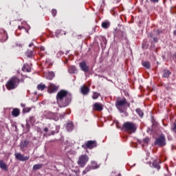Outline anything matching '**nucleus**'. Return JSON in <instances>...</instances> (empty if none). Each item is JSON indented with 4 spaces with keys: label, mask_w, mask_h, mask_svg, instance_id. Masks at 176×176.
<instances>
[{
    "label": "nucleus",
    "mask_w": 176,
    "mask_h": 176,
    "mask_svg": "<svg viewBox=\"0 0 176 176\" xmlns=\"http://www.w3.org/2000/svg\"><path fill=\"white\" fill-rule=\"evenodd\" d=\"M57 104L59 108H65L71 104L72 96L65 89L60 90L56 94Z\"/></svg>",
    "instance_id": "obj_1"
},
{
    "label": "nucleus",
    "mask_w": 176,
    "mask_h": 176,
    "mask_svg": "<svg viewBox=\"0 0 176 176\" xmlns=\"http://www.w3.org/2000/svg\"><path fill=\"white\" fill-rule=\"evenodd\" d=\"M19 85L20 78L16 76H14L7 81L6 87L7 90H14V89H17V87H19Z\"/></svg>",
    "instance_id": "obj_2"
},
{
    "label": "nucleus",
    "mask_w": 176,
    "mask_h": 176,
    "mask_svg": "<svg viewBox=\"0 0 176 176\" xmlns=\"http://www.w3.org/2000/svg\"><path fill=\"white\" fill-rule=\"evenodd\" d=\"M116 107L120 113H124V110L122 109L123 107L130 108V103L127 102V99H126V98L122 99L118 98L116 102Z\"/></svg>",
    "instance_id": "obj_3"
},
{
    "label": "nucleus",
    "mask_w": 176,
    "mask_h": 176,
    "mask_svg": "<svg viewBox=\"0 0 176 176\" xmlns=\"http://www.w3.org/2000/svg\"><path fill=\"white\" fill-rule=\"evenodd\" d=\"M123 129L129 134H133L137 131V125L131 122H126L123 124Z\"/></svg>",
    "instance_id": "obj_4"
},
{
    "label": "nucleus",
    "mask_w": 176,
    "mask_h": 176,
    "mask_svg": "<svg viewBox=\"0 0 176 176\" xmlns=\"http://www.w3.org/2000/svg\"><path fill=\"white\" fill-rule=\"evenodd\" d=\"M162 34V30H153V32L148 34V38H151V43H157L159 38L157 37ZM153 39V40H152Z\"/></svg>",
    "instance_id": "obj_5"
},
{
    "label": "nucleus",
    "mask_w": 176,
    "mask_h": 176,
    "mask_svg": "<svg viewBox=\"0 0 176 176\" xmlns=\"http://www.w3.org/2000/svg\"><path fill=\"white\" fill-rule=\"evenodd\" d=\"M154 144L157 145L160 148L166 146V136L164 134H161L158 138L155 139Z\"/></svg>",
    "instance_id": "obj_6"
},
{
    "label": "nucleus",
    "mask_w": 176,
    "mask_h": 176,
    "mask_svg": "<svg viewBox=\"0 0 176 176\" xmlns=\"http://www.w3.org/2000/svg\"><path fill=\"white\" fill-rule=\"evenodd\" d=\"M83 149H94L97 148V141L96 140H89L85 144L82 145Z\"/></svg>",
    "instance_id": "obj_7"
},
{
    "label": "nucleus",
    "mask_w": 176,
    "mask_h": 176,
    "mask_svg": "<svg viewBox=\"0 0 176 176\" xmlns=\"http://www.w3.org/2000/svg\"><path fill=\"white\" fill-rule=\"evenodd\" d=\"M87 162H89V155L86 154L81 155L78 158V164L81 167H85Z\"/></svg>",
    "instance_id": "obj_8"
},
{
    "label": "nucleus",
    "mask_w": 176,
    "mask_h": 176,
    "mask_svg": "<svg viewBox=\"0 0 176 176\" xmlns=\"http://www.w3.org/2000/svg\"><path fill=\"white\" fill-rule=\"evenodd\" d=\"M114 38H117L120 42L126 39V34L120 30H116L114 32Z\"/></svg>",
    "instance_id": "obj_9"
},
{
    "label": "nucleus",
    "mask_w": 176,
    "mask_h": 176,
    "mask_svg": "<svg viewBox=\"0 0 176 176\" xmlns=\"http://www.w3.org/2000/svg\"><path fill=\"white\" fill-rule=\"evenodd\" d=\"M49 130L51 131V133L49 135H54V134H57L60 131V126L56 125L55 124L49 125Z\"/></svg>",
    "instance_id": "obj_10"
},
{
    "label": "nucleus",
    "mask_w": 176,
    "mask_h": 176,
    "mask_svg": "<svg viewBox=\"0 0 176 176\" xmlns=\"http://www.w3.org/2000/svg\"><path fill=\"white\" fill-rule=\"evenodd\" d=\"M14 156L16 160H19V162H27V160H30V156H24L20 153H15Z\"/></svg>",
    "instance_id": "obj_11"
},
{
    "label": "nucleus",
    "mask_w": 176,
    "mask_h": 176,
    "mask_svg": "<svg viewBox=\"0 0 176 176\" xmlns=\"http://www.w3.org/2000/svg\"><path fill=\"white\" fill-rule=\"evenodd\" d=\"M9 38V36H8V32L5 30H1L0 31V41L1 42H6L7 39Z\"/></svg>",
    "instance_id": "obj_12"
},
{
    "label": "nucleus",
    "mask_w": 176,
    "mask_h": 176,
    "mask_svg": "<svg viewBox=\"0 0 176 176\" xmlns=\"http://www.w3.org/2000/svg\"><path fill=\"white\" fill-rule=\"evenodd\" d=\"M58 90V87L56 86L54 84H50L47 88V91L50 94L56 93Z\"/></svg>",
    "instance_id": "obj_13"
},
{
    "label": "nucleus",
    "mask_w": 176,
    "mask_h": 176,
    "mask_svg": "<svg viewBox=\"0 0 176 176\" xmlns=\"http://www.w3.org/2000/svg\"><path fill=\"white\" fill-rule=\"evenodd\" d=\"M104 109V106L101 103L95 102L94 104V111H98V112H101Z\"/></svg>",
    "instance_id": "obj_14"
},
{
    "label": "nucleus",
    "mask_w": 176,
    "mask_h": 176,
    "mask_svg": "<svg viewBox=\"0 0 176 176\" xmlns=\"http://www.w3.org/2000/svg\"><path fill=\"white\" fill-rule=\"evenodd\" d=\"M79 67L83 71V72H89V66H87V64H86V61L80 63Z\"/></svg>",
    "instance_id": "obj_15"
},
{
    "label": "nucleus",
    "mask_w": 176,
    "mask_h": 176,
    "mask_svg": "<svg viewBox=\"0 0 176 176\" xmlns=\"http://www.w3.org/2000/svg\"><path fill=\"white\" fill-rule=\"evenodd\" d=\"M80 91L83 96H87L90 91V88L86 85H83L80 89Z\"/></svg>",
    "instance_id": "obj_16"
},
{
    "label": "nucleus",
    "mask_w": 176,
    "mask_h": 176,
    "mask_svg": "<svg viewBox=\"0 0 176 176\" xmlns=\"http://www.w3.org/2000/svg\"><path fill=\"white\" fill-rule=\"evenodd\" d=\"M171 75V72L167 69H165L162 71V78L168 79Z\"/></svg>",
    "instance_id": "obj_17"
},
{
    "label": "nucleus",
    "mask_w": 176,
    "mask_h": 176,
    "mask_svg": "<svg viewBox=\"0 0 176 176\" xmlns=\"http://www.w3.org/2000/svg\"><path fill=\"white\" fill-rule=\"evenodd\" d=\"M11 113L14 118H17L20 116V109H19L18 108H14L12 109Z\"/></svg>",
    "instance_id": "obj_18"
},
{
    "label": "nucleus",
    "mask_w": 176,
    "mask_h": 176,
    "mask_svg": "<svg viewBox=\"0 0 176 176\" xmlns=\"http://www.w3.org/2000/svg\"><path fill=\"white\" fill-rule=\"evenodd\" d=\"M28 144H30V141L25 140L21 142V149L24 151V148H27L28 146Z\"/></svg>",
    "instance_id": "obj_19"
},
{
    "label": "nucleus",
    "mask_w": 176,
    "mask_h": 176,
    "mask_svg": "<svg viewBox=\"0 0 176 176\" xmlns=\"http://www.w3.org/2000/svg\"><path fill=\"white\" fill-rule=\"evenodd\" d=\"M23 72H31V67L28 63H25L22 67Z\"/></svg>",
    "instance_id": "obj_20"
},
{
    "label": "nucleus",
    "mask_w": 176,
    "mask_h": 176,
    "mask_svg": "<svg viewBox=\"0 0 176 176\" xmlns=\"http://www.w3.org/2000/svg\"><path fill=\"white\" fill-rule=\"evenodd\" d=\"M0 168H1V170H3L4 171L8 170V165L2 160H0Z\"/></svg>",
    "instance_id": "obj_21"
},
{
    "label": "nucleus",
    "mask_w": 176,
    "mask_h": 176,
    "mask_svg": "<svg viewBox=\"0 0 176 176\" xmlns=\"http://www.w3.org/2000/svg\"><path fill=\"white\" fill-rule=\"evenodd\" d=\"M91 167L92 168V170H97V168H100V164H98L96 161H91Z\"/></svg>",
    "instance_id": "obj_22"
},
{
    "label": "nucleus",
    "mask_w": 176,
    "mask_h": 176,
    "mask_svg": "<svg viewBox=\"0 0 176 176\" xmlns=\"http://www.w3.org/2000/svg\"><path fill=\"white\" fill-rule=\"evenodd\" d=\"M68 72L69 74H76V72H78V70L76 69V67L69 66L68 68Z\"/></svg>",
    "instance_id": "obj_23"
},
{
    "label": "nucleus",
    "mask_w": 176,
    "mask_h": 176,
    "mask_svg": "<svg viewBox=\"0 0 176 176\" xmlns=\"http://www.w3.org/2000/svg\"><path fill=\"white\" fill-rule=\"evenodd\" d=\"M110 25H111V23L108 21H106L102 23V28H104V30L109 28Z\"/></svg>",
    "instance_id": "obj_24"
},
{
    "label": "nucleus",
    "mask_w": 176,
    "mask_h": 176,
    "mask_svg": "<svg viewBox=\"0 0 176 176\" xmlns=\"http://www.w3.org/2000/svg\"><path fill=\"white\" fill-rule=\"evenodd\" d=\"M66 130L67 131H72V130H74V123L72 122H69L67 125H66Z\"/></svg>",
    "instance_id": "obj_25"
},
{
    "label": "nucleus",
    "mask_w": 176,
    "mask_h": 176,
    "mask_svg": "<svg viewBox=\"0 0 176 176\" xmlns=\"http://www.w3.org/2000/svg\"><path fill=\"white\" fill-rule=\"evenodd\" d=\"M42 167H43V164H34L33 166V170H34V171H36V170H41V168H42Z\"/></svg>",
    "instance_id": "obj_26"
},
{
    "label": "nucleus",
    "mask_w": 176,
    "mask_h": 176,
    "mask_svg": "<svg viewBox=\"0 0 176 176\" xmlns=\"http://www.w3.org/2000/svg\"><path fill=\"white\" fill-rule=\"evenodd\" d=\"M135 112L136 113H138V116H140V118H144V111H142V110H141L140 108H137L135 109Z\"/></svg>",
    "instance_id": "obj_27"
},
{
    "label": "nucleus",
    "mask_w": 176,
    "mask_h": 176,
    "mask_svg": "<svg viewBox=\"0 0 176 176\" xmlns=\"http://www.w3.org/2000/svg\"><path fill=\"white\" fill-rule=\"evenodd\" d=\"M46 88V85L45 84L41 83L37 85V90H40L41 91H43V90Z\"/></svg>",
    "instance_id": "obj_28"
},
{
    "label": "nucleus",
    "mask_w": 176,
    "mask_h": 176,
    "mask_svg": "<svg viewBox=\"0 0 176 176\" xmlns=\"http://www.w3.org/2000/svg\"><path fill=\"white\" fill-rule=\"evenodd\" d=\"M142 65H143V67H144V68H146V69H151V63L149 61L143 62Z\"/></svg>",
    "instance_id": "obj_29"
},
{
    "label": "nucleus",
    "mask_w": 176,
    "mask_h": 176,
    "mask_svg": "<svg viewBox=\"0 0 176 176\" xmlns=\"http://www.w3.org/2000/svg\"><path fill=\"white\" fill-rule=\"evenodd\" d=\"M26 54L29 58H34V50H28Z\"/></svg>",
    "instance_id": "obj_30"
},
{
    "label": "nucleus",
    "mask_w": 176,
    "mask_h": 176,
    "mask_svg": "<svg viewBox=\"0 0 176 176\" xmlns=\"http://www.w3.org/2000/svg\"><path fill=\"white\" fill-rule=\"evenodd\" d=\"M26 122H28V123H31L32 124L35 123V117L34 116H30Z\"/></svg>",
    "instance_id": "obj_31"
},
{
    "label": "nucleus",
    "mask_w": 176,
    "mask_h": 176,
    "mask_svg": "<svg viewBox=\"0 0 176 176\" xmlns=\"http://www.w3.org/2000/svg\"><path fill=\"white\" fill-rule=\"evenodd\" d=\"M91 170H93L91 166H87L85 169L82 171V174L85 175L89 173V171H91Z\"/></svg>",
    "instance_id": "obj_32"
},
{
    "label": "nucleus",
    "mask_w": 176,
    "mask_h": 176,
    "mask_svg": "<svg viewBox=\"0 0 176 176\" xmlns=\"http://www.w3.org/2000/svg\"><path fill=\"white\" fill-rule=\"evenodd\" d=\"M54 76H56V74H54V72H48V79H50V80H52V79H53Z\"/></svg>",
    "instance_id": "obj_33"
},
{
    "label": "nucleus",
    "mask_w": 176,
    "mask_h": 176,
    "mask_svg": "<svg viewBox=\"0 0 176 176\" xmlns=\"http://www.w3.org/2000/svg\"><path fill=\"white\" fill-rule=\"evenodd\" d=\"M143 142L144 144H143V146H148V144H149V138H146L143 140Z\"/></svg>",
    "instance_id": "obj_34"
},
{
    "label": "nucleus",
    "mask_w": 176,
    "mask_h": 176,
    "mask_svg": "<svg viewBox=\"0 0 176 176\" xmlns=\"http://www.w3.org/2000/svg\"><path fill=\"white\" fill-rule=\"evenodd\" d=\"M171 131H173V133H175V134H176V121L171 126Z\"/></svg>",
    "instance_id": "obj_35"
},
{
    "label": "nucleus",
    "mask_w": 176,
    "mask_h": 176,
    "mask_svg": "<svg viewBox=\"0 0 176 176\" xmlns=\"http://www.w3.org/2000/svg\"><path fill=\"white\" fill-rule=\"evenodd\" d=\"M98 97H100V94H98L97 92H94V95L92 96L93 100H97V98H98Z\"/></svg>",
    "instance_id": "obj_36"
},
{
    "label": "nucleus",
    "mask_w": 176,
    "mask_h": 176,
    "mask_svg": "<svg viewBox=\"0 0 176 176\" xmlns=\"http://www.w3.org/2000/svg\"><path fill=\"white\" fill-rule=\"evenodd\" d=\"M31 111V107H25L23 109V113H28Z\"/></svg>",
    "instance_id": "obj_37"
},
{
    "label": "nucleus",
    "mask_w": 176,
    "mask_h": 176,
    "mask_svg": "<svg viewBox=\"0 0 176 176\" xmlns=\"http://www.w3.org/2000/svg\"><path fill=\"white\" fill-rule=\"evenodd\" d=\"M101 41H102L101 45H102V43H103V44L105 45V46H106V45H107V38H105V37H102V38H101Z\"/></svg>",
    "instance_id": "obj_38"
},
{
    "label": "nucleus",
    "mask_w": 176,
    "mask_h": 176,
    "mask_svg": "<svg viewBox=\"0 0 176 176\" xmlns=\"http://www.w3.org/2000/svg\"><path fill=\"white\" fill-rule=\"evenodd\" d=\"M151 122H152L153 126H156V124H157L156 120H155V118H153V117H151Z\"/></svg>",
    "instance_id": "obj_39"
},
{
    "label": "nucleus",
    "mask_w": 176,
    "mask_h": 176,
    "mask_svg": "<svg viewBox=\"0 0 176 176\" xmlns=\"http://www.w3.org/2000/svg\"><path fill=\"white\" fill-rule=\"evenodd\" d=\"M153 166L154 168L160 170V165H159L158 164L153 163Z\"/></svg>",
    "instance_id": "obj_40"
},
{
    "label": "nucleus",
    "mask_w": 176,
    "mask_h": 176,
    "mask_svg": "<svg viewBox=\"0 0 176 176\" xmlns=\"http://www.w3.org/2000/svg\"><path fill=\"white\" fill-rule=\"evenodd\" d=\"M52 16H53L54 17L56 16V15L57 14V10L53 9V10H52Z\"/></svg>",
    "instance_id": "obj_41"
},
{
    "label": "nucleus",
    "mask_w": 176,
    "mask_h": 176,
    "mask_svg": "<svg viewBox=\"0 0 176 176\" xmlns=\"http://www.w3.org/2000/svg\"><path fill=\"white\" fill-rule=\"evenodd\" d=\"M30 128H31V125L27 122V123H26V129H28V130H30Z\"/></svg>",
    "instance_id": "obj_42"
},
{
    "label": "nucleus",
    "mask_w": 176,
    "mask_h": 176,
    "mask_svg": "<svg viewBox=\"0 0 176 176\" xmlns=\"http://www.w3.org/2000/svg\"><path fill=\"white\" fill-rule=\"evenodd\" d=\"M151 2H153V3H157L159 2V0H150Z\"/></svg>",
    "instance_id": "obj_43"
},
{
    "label": "nucleus",
    "mask_w": 176,
    "mask_h": 176,
    "mask_svg": "<svg viewBox=\"0 0 176 176\" xmlns=\"http://www.w3.org/2000/svg\"><path fill=\"white\" fill-rule=\"evenodd\" d=\"M18 30H24V26H18Z\"/></svg>",
    "instance_id": "obj_44"
},
{
    "label": "nucleus",
    "mask_w": 176,
    "mask_h": 176,
    "mask_svg": "<svg viewBox=\"0 0 176 176\" xmlns=\"http://www.w3.org/2000/svg\"><path fill=\"white\" fill-rule=\"evenodd\" d=\"M173 60H175V61H176V54H174L173 55Z\"/></svg>",
    "instance_id": "obj_45"
},
{
    "label": "nucleus",
    "mask_w": 176,
    "mask_h": 176,
    "mask_svg": "<svg viewBox=\"0 0 176 176\" xmlns=\"http://www.w3.org/2000/svg\"><path fill=\"white\" fill-rule=\"evenodd\" d=\"M40 50H41V52H45V47L43 46L40 47Z\"/></svg>",
    "instance_id": "obj_46"
},
{
    "label": "nucleus",
    "mask_w": 176,
    "mask_h": 176,
    "mask_svg": "<svg viewBox=\"0 0 176 176\" xmlns=\"http://www.w3.org/2000/svg\"><path fill=\"white\" fill-rule=\"evenodd\" d=\"M17 46H21V45H19V44H16V43L13 45V47H17Z\"/></svg>",
    "instance_id": "obj_47"
},
{
    "label": "nucleus",
    "mask_w": 176,
    "mask_h": 176,
    "mask_svg": "<svg viewBox=\"0 0 176 176\" xmlns=\"http://www.w3.org/2000/svg\"><path fill=\"white\" fill-rule=\"evenodd\" d=\"M170 89H171V87L170 85L166 87V90H170Z\"/></svg>",
    "instance_id": "obj_48"
},
{
    "label": "nucleus",
    "mask_w": 176,
    "mask_h": 176,
    "mask_svg": "<svg viewBox=\"0 0 176 176\" xmlns=\"http://www.w3.org/2000/svg\"><path fill=\"white\" fill-rule=\"evenodd\" d=\"M44 131H45V133H47V131H49V129L47 127H45L44 129Z\"/></svg>",
    "instance_id": "obj_49"
},
{
    "label": "nucleus",
    "mask_w": 176,
    "mask_h": 176,
    "mask_svg": "<svg viewBox=\"0 0 176 176\" xmlns=\"http://www.w3.org/2000/svg\"><path fill=\"white\" fill-rule=\"evenodd\" d=\"M61 33H62V35H63H63H67V32H65V31H62Z\"/></svg>",
    "instance_id": "obj_50"
},
{
    "label": "nucleus",
    "mask_w": 176,
    "mask_h": 176,
    "mask_svg": "<svg viewBox=\"0 0 176 176\" xmlns=\"http://www.w3.org/2000/svg\"><path fill=\"white\" fill-rule=\"evenodd\" d=\"M38 56H40V57H43L44 55L41 52H39Z\"/></svg>",
    "instance_id": "obj_51"
},
{
    "label": "nucleus",
    "mask_w": 176,
    "mask_h": 176,
    "mask_svg": "<svg viewBox=\"0 0 176 176\" xmlns=\"http://www.w3.org/2000/svg\"><path fill=\"white\" fill-rule=\"evenodd\" d=\"M32 46H34V43H31L29 44V47H31Z\"/></svg>",
    "instance_id": "obj_52"
},
{
    "label": "nucleus",
    "mask_w": 176,
    "mask_h": 176,
    "mask_svg": "<svg viewBox=\"0 0 176 176\" xmlns=\"http://www.w3.org/2000/svg\"><path fill=\"white\" fill-rule=\"evenodd\" d=\"M25 31L28 34L29 33L28 30L25 29Z\"/></svg>",
    "instance_id": "obj_53"
},
{
    "label": "nucleus",
    "mask_w": 176,
    "mask_h": 176,
    "mask_svg": "<svg viewBox=\"0 0 176 176\" xmlns=\"http://www.w3.org/2000/svg\"><path fill=\"white\" fill-rule=\"evenodd\" d=\"M121 175L120 174H119V176H120Z\"/></svg>",
    "instance_id": "obj_54"
}]
</instances>
